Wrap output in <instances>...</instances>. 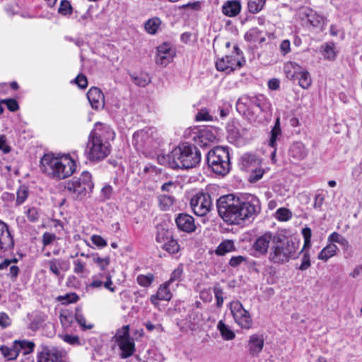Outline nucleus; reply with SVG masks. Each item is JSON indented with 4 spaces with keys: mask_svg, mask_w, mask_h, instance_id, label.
Segmentation results:
<instances>
[{
    "mask_svg": "<svg viewBox=\"0 0 362 362\" xmlns=\"http://www.w3.org/2000/svg\"><path fill=\"white\" fill-rule=\"evenodd\" d=\"M295 252L293 244L284 237L275 235L269 254V260L277 264L288 262Z\"/></svg>",
    "mask_w": 362,
    "mask_h": 362,
    "instance_id": "obj_6",
    "label": "nucleus"
},
{
    "mask_svg": "<svg viewBox=\"0 0 362 362\" xmlns=\"http://www.w3.org/2000/svg\"><path fill=\"white\" fill-rule=\"evenodd\" d=\"M230 310L235 323L242 329H250L253 327V320L250 312L245 310L243 304L238 301L230 303Z\"/></svg>",
    "mask_w": 362,
    "mask_h": 362,
    "instance_id": "obj_13",
    "label": "nucleus"
},
{
    "mask_svg": "<svg viewBox=\"0 0 362 362\" xmlns=\"http://www.w3.org/2000/svg\"><path fill=\"white\" fill-rule=\"evenodd\" d=\"M112 285V275L110 272H104L94 274L88 286L89 288L97 289L104 287L111 292H115V287Z\"/></svg>",
    "mask_w": 362,
    "mask_h": 362,
    "instance_id": "obj_16",
    "label": "nucleus"
},
{
    "mask_svg": "<svg viewBox=\"0 0 362 362\" xmlns=\"http://www.w3.org/2000/svg\"><path fill=\"white\" fill-rule=\"evenodd\" d=\"M58 13L63 16L69 15L72 13V6L67 0H62L58 8Z\"/></svg>",
    "mask_w": 362,
    "mask_h": 362,
    "instance_id": "obj_53",
    "label": "nucleus"
},
{
    "mask_svg": "<svg viewBox=\"0 0 362 362\" xmlns=\"http://www.w3.org/2000/svg\"><path fill=\"white\" fill-rule=\"evenodd\" d=\"M266 0H249L247 2L248 11L252 13L259 12L264 7Z\"/></svg>",
    "mask_w": 362,
    "mask_h": 362,
    "instance_id": "obj_49",
    "label": "nucleus"
},
{
    "mask_svg": "<svg viewBox=\"0 0 362 362\" xmlns=\"http://www.w3.org/2000/svg\"><path fill=\"white\" fill-rule=\"evenodd\" d=\"M183 274V267L182 264H180L177 268H175L171 273L170 277L168 281L166 282L171 285L174 282H177L176 285H178V283L182 281Z\"/></svg>",
    "mask_w": 362,
    "mask_h": 362,
    "instance_id": "obj_48",
    "label": "nucleus"
},
{
    "mask_svg": "<svg viewBox=\"0 0 362 362\" xmlns=\"http://www.w3.org/2000/svg\"><path fill=\"white\" fill-rule=\"evenodd\" d=\"M235 245L231 240H224L222 241L215 250V253L218 256H223L227 253L235 251Z\"/></svg>",
    "mask_w": 362,
    "mask_h": 362,
    "instance_id": "obj_30",
    "label": "nucleus"
},
{
    "mask_svg": "<svg viewBox=\"0 0 362 362\" xmlns=\"http://www.w3.org/2000/svg\"><path fill=\"white\" fill-rule=\"evenodd\" d=\"M241 8L240 0H228L223 4L221 11L228 17H235L240 13Z\"/></svg>",
    "mask_w": 362,
    "mask_h": 362,
    "instance_id": "obj_25",
    "label": "nucleus"
},
{
    "mask_svg": "<svg viewBox=\"0 0 362 362\" xmlns=\"http://www.w3.org/2000/svg\"><path fill=\"white\" fill-rule=\"evenodd\" d=\"M90 240L95 245L99 247H104L107 245V241L103 237L98 235H91Z\"/></svg>",
    "mask_w": 362,
    "mask_h": 362,
    "instance_id": "obj_62",
    "label": "nucleus"
},
{
    "mask_svg": "<svg viewBox=\"0 0 362 362\" xmlns=\"http://www.w3.org/2000/svg\"><path fill=\"white\" fill-rule=\"evenodd\" d=\"M235 55H226L216 62V67L219 71L230 73L237 69L241 68L245 61L241 56L242 52L237 45L233 47Z\"/></svg>",
    "mask_w": 362,
    "mask_h": 362,
    "instance_id": "obj_11",
    "label": "nucleus"
},
{
    "mask_svg": "<svg viewBox=\"0 0 362 362\" xmlns=\"http://www.w3.org/2000/svg\"><path fill=\"white\" fill-rule=\"evenodd\" d=\"M307 16L308 21L313 27L322 28L326 23L325 18L315 12L311 11Z\"/></svg>",
    "mask_w": 362,
    "mask_h": 362,
    "instance_id": "obj_40",
    "label": "nucleus"
},
{
    "mask_svg": "<svg viewBox=\"0 0 362 362\" xmlns=\"http://www.w3.org/2000/svg\"><path fill=\"white\" fill-rule=\"evenodd\" d=\"M159 206L163 211L170 210L175 202V197L170 195L162 194L158 197Z\"/></svg>",
    "mask_w": 362,
    "mask_h": 362,
    "instance_id": "obj_37",
    "label": "nucleus"
},
{
    "mask_svg": "<svg viewBox=\"0 0 362 362\" xmlns=\"http://www.w3.org/2000/svg\"><path fill=\"white\" fill-rule=\"evenodd\" d=\"M112 192H113V189L111 185H104L100 190V200L106 201V200L110 199V197L112 194Z\"/></svg>",
    "mask_w": 362,
    "mask_h": 362,
    "instance_id": "obj_54",
    "label": "nucleus"
},
{
    "mask_svg": "<svg viewBox=\"0 0 362 362\" xmlns=\"http://www.w3.org/2000/svg\"><path fill=\"white\" fill-rule=\"evenodd\" d=\"M29 195L28 187L25 185H21L19 187L16 192V204L21 205L25 202Z\"/></svg>",
    "mask_w": 362,
    "mask_h": 362,
    "instance_id": "obj_47",
    "label": "nucleus"
},
{
    "mask_svg": "<svg viewBox=\"0 0 362 362\" xmlns=\"http://www.w3.org/2000/svg\"><path fill=\"white\" fill-rule=\"evenodd\" d=\"M78 299V296L75 293H66L64 296H59L57 298V301L61 302L64 305L76 303Z\"/></svg>",
    "mask_w": 362,
    "mask_h": 362,
    "instance_id": "obj_50",
    "label": "nucleus"
},
{
    "mask_svg": "<svg viewBox=\"0 0 362 362\" xmlns=\"http://www.w3.org/2000/svg\"><path fill=\"white\" fill-rule=\"evenodd\" d=\"M161 24V21L159 18L154 17L148 19L144 24V28L146 31L151 34V35H155L158 28H160V25Z\"/></svg>",
    "mask_w": 362,
    "mask_h": 362,
    "instance_id": "obj_38",
    "label": "nucleus"
},
{
    "mask_svg": "<svg viewBox=\"0 0 362 362\" xmlns=\"http://www.w3.org/2000/svg\"><path fill=\"white\" fill-rule=\"evenodd\" d=\"M190 207L198 216L208 214L213 208L211 195L208 192H199L190 199Z\"/></svg>",
    "mask_w": 362,
    "mask_h": 362,
    "instance_id": "obj_12",
    "label": "nucleus"
},
{
    "mask_svg": "<svg viewBox=\"0 0 362 362\" xmlns=\"http://www.w3.org/2000/svg\"><path fill=\"white\" fill-rule=\"evenodd\" d=\"M40 168L49 177L62 180L74 173L76 163L69 155L54 156L52 153H46L41 158Z\"/></svg>",
    "mask_w": 362,
    "mask_h": 362,
    "instance_id": "obj_2",
    "label": "nucleus"
},
{
    "mask_svg": "<svg viewBox=\"0 0 362 362\" xmlns=\"http://www.w3.org/2000/svg\"><path fill=\"white\" fill-rule=\"evenodd\" d=\"M246 262V257L242 255L233 256L228 262V264L232 267H236L241 264L243 262Z\"/></svg>",
    "mask_w": 362,
    "mask_h": 362,
    "instance_id": "obj_63",
    "label": "nucleus"
},
{
    "mask_svg": "<svg viewBox=\"0 0 362 362\" xmlns=\"http://www.w3.org/2000/svg\"><path fill=\"white\" fill-rule=\"evenodd\" d=\"M89 136L90 138L97 137L98 139L108 141L115 139V133L110 125L97 122L95 124L94 128L90 132Z\"/></svg>",
    "mask_w": 362,
    "mask_h": 362,
    "instance_id": "obj_19",
    "label": "nucleus"
},
{
    "mask_svg": "<svg viewBox=\"0 0 362 362\" xmlns=\"http://www.w3.org/2000/svg\"><path fill=\"white\" fill-rule=\"evenodd\" d=\"M24 214L30 222H37L40 216V211L35 206L25 207Z\"/></svg>",
    "mask_w": 362,
    "mask_h": 362,
    "instance_id": "obj_46",
    "label": "nucleus"
},
{
    "mask_svg": "<svg viewBox=\"0 0 362 362\" xmlns=\"http://www.w3.org/2000/svg\"><path fill=\"white\" fill-rule=\"evenodd\" d=\"M111 148L108 141L103 139L88 137L86 153L89 160L99 161L105 158L110 153Z\"/></svg>",
    "mask_w": 362,
    "mask_h": 362,
    "instance_id": "obj_10",
    "label": "nucleus"
},
{
    "mask_svg": "<svg viewBox=\"0 0 362 362\" xmlns=\"http://www.w3.org/2000/svg\"><path fill=\"white\" fill-rule=\"evenodd\" d=\"M274 236L272 232L267 231L257 237L251 246L252 255L258 257L267 254L271 243H274Z\"/></svg>",
    "mask_w": 362,
    "mask_h": 362,
    "instance_id": "obj_14",
    "label": "nucleus"
},
{
    "mask_svg": "<svg viewBox=\"0 0 362 362\" xmlns=\"http://www.w3.org/2000/svg\"><path fill=\"white\" fill-rule=\"evenodd\" d=\"M177 228L184 232L192 233L196 229L193 216L187 214H180L175 218Z\"/></svg>",
    "mask_w": 362,
    "mask_h": 362,
    "instance_id": "obj_21",
    "label": "nucleus"
},
{
    "mask_svg": "<svg viewBox=\"0 0 362 362\" xmlns=\"http://www.w3.org/2000/svg\"><path fill=\"white\" fill-rule=\"evenodd\" d=\"M156 131L153 128L146 127L135 132L132 136V144L138 151L148 153L156 147Z\"/></svg>",
    "mask_w": 362,
    "mask_h": 362,
    "instance_id": "obj_8",
    "label": "nucleus"
},
{
    "mask_svg": "<svg viewBox=\"0 0 362 362\" xmlns=\"http://www.w3.org/2000/svg\"><path fill=\"white\" fill-rule=\"evenodd\" d=\"M170 284L167 282L161 284L155 295L151 296V302L155 306L158 305V300L169 301L172 298V293L170 290Z\"/></svg>",
    "mask_w": 362,
    "mask_h": 362,
    "instance_id": "obj_24",
    "label": "nucleus"
},
{
    "mask_svg": "<svg viewBox=\"0 0 362 362\" xmlns=\"http://www.w3.org/2000/svg\"><path fill=\"white\" fill-rule=\"evenodd\" d=\"M0 352L8 360L16 359L19 355V351L17 350V348H16L15 344L12 347H8L5 345L1 346H0Z\"/></svg>",
    "mask_w": 362,
    "mask_h": 362,
    "instance_id": "obj_39",
    "label": "nucleus"
},
{
    "mask_svg": "<svg viewBox=\"0 0 362 362\" xmlns=\"http://www.w3.org/2000/svg\"><path fill=\"white\" fill-rule=\"evenodd\" d=\"M113 340L118 346L121 358H127L132 356L135 352V344L134 339L129 335V326L124 325L120 329H117Z\"/></svg>",
    "mask_w": 362,
    "mask_h": 362,
    "instance_id": "obj_9",
    "label": "nucleus"
},
{
    "mask_svg": "<svg viewBox=\"0 0 362 362\" xmlns=\"http://www.w3.org/2000/svg\"><path fill=\"white\" fill-rule=\"evenodd\" d=\"M217 328L219 330L221 337L225 340H232L235 338V334L234 332L222 320L219 321L217 325Z\"/></svg>",
    "mask_w": 362,
    "mask_h": 362,
    "instance_id": "obj_36",
    "label": "nucleus"
},
{
    "mask_svg": "<svg viewBox=\"0 0 362 362\" xmlns=\"http://www.w3.org/2000/svg\"><path fill=\"white\" fill-rule=\"evenodd\" d=\"M264 344L263 334L256 333L250 336L247 348L252 356H257L262 351Z\"/></svg>",
    "mask_w": 362,
    "mask_h": 362,
    "instance_id": "obj_20",
    "label": "nucleus"
},
{
    "mask_svg": "<svg viewBox=\"0 0 362 362\" xmlns=\"http://www.w3.org/2000/svg\"><path fill=\"white\" fill-rule=\"evenodd\" d=\"M17 261L16 258L6 259L0 263V270L9 269V272L7 275L13 281L17 279L20 271L18 267L15 265Z\"/></svg>",
    "mask_w": 362,
    "mask_h": 362,
    "instance_id": "obj_28",
    "label": "nucleus"
},
{
    "mask_svg": "<svg viewBox=\"0 0 362 362\" xmlns=\"http://www.w3.org/2000/svg\"><path fill=\"white\" fill-rule=\"evenodd\" d=\"M276 218L280 221H288L291 217V212L286 208H280L276 211Z\"/></svg>",
    "mask_w": 362,
    "mask_h": 362,
    "instance_id": "obj_56",
    "label": "nucleus"
},
{
    "mask_svg": "<svg viewBox=\"0 0 362 362\" xmlns=\"http://www.w3.org/2000/svg\"><path fill=\"white\" fill-rule=\"evenodd\" d=\"M137 283L144 287L149 286L154 280V276L152 274H148L147 275H139L137 276Z\"/></svg>",
    "mask_w": 362,
    "mask_h": 362,
    "instance_id": "obj_51",
    "label": "nucleus"
},
{
    "mask_svg": "<svg viewBox=\"0 0 362 362\" xmlns=\"http://www.w3.org/2000/svg\"><path fill=\"white\" fill-rule=\"evenodd\" d=\"M93 260L99 267L101 271L100 272H107L106 269L110 263V259L109 257H105L104 258L95 257Z\"/></svg>",
    "mask_w": 362,
    "mask_h": 362,
    "instance_id": "obj_52",
    "label": "nucleus"
},
{
    "mask_svg": "<svg viewBox=\"0 0 362 362\" xmlns=\"http://www.w3.org/2000/svg\"><path fill=\"white\" fill-rule=\"evenodd\" d=\"M50 272L56 276H59L61 271H67L69 264L62 259L53 258L47 262Z\"/></svg>",
    "mask_w": 362,
    "mask_h": 362,
    "instance_id": "obj_29",
    "label": "nucleus"
},
{
    "mask_svg": "<svg viewBox=\"0 0 362 362\" xmlns=\"http://www.w3.org/2000/svg\"><path fill=\"white\" fill-rule=\"evenodd\" d=\"M63 351L57 347L43 346L37 356V362H65Z\"/></svg>",
    "mask_w": 362,
    "mask_h": 362,
    "instance_id": "obj_15",
    "label": "nucleus"
},
{
    "mask_svg": "<svg viewBox=\"0 0 362 362\" xmlns=\"http://www.w3.org/2000/svg\"><path fill=\"white\" fill-rule=\"evenodd\" d=\"M281 134V130L280 127V119L279 118H276L274 126L270 132V139L269 141V145L272 148H276V141L279 138Z\"/></svg>",
    "mask_w": 362,
    "mask_h": 362,
    "instance_id": "obj_34",
    "label": "nucleus"
},
{
    "mask_svg": "<svg viewBox=\"0 0 362 362\" xmlns=\"http://www.w3.org/2000/svg\"><path fill=\"white\" fill-rule=\"evenodd\" d=\"M271 104L263 95H243L237 103L238 112H242L250 122L259 123L262 121L260 115L271 110Z\"/></svg>",
    "mask_w": 362,
    "mask_h": 362,
    "instance_id": "obj_4",
    "label": "nucleus"
},
{
    "mask_svg": "<svg viewBox=\"0 0 362 362\" xmlns=\"http://www.w3.org/2000/svg\"><path fill=\"white\" fill-rule=\"evenodd\" d=\"M201 152L194 146L183 143L175 147L168 156V164L173 169H190L201 161Z\"/></svg>",
    "mask_w": 362,
    "mask_h": 362,
    "instance_id": "obj_3",
    "label": "nucleus"
},
{
    "mask_svg": "<svg viewBox=\"0 0 362 362\" xmlns=\"http://www.w3.org/2000/svg\"><path fill=\"white\" fill-rule=\"evenodd\" d=\"M11 325V319L6 313H0V326L2 328H6Z\"/></svg>",
    "mask_w": 362,
    "mask_h": 362,
    "instance_id": "obj_64",
    "label": "nucleus"
},
{
    "mask_svg": "<svg viewBox=\"0 0 362 362\" xmlns=\"http://www.w3.org/2000/svg\"><path fill=\"white\" fill-rule=\"evenodd\" d=\"M302 235L304 239V245L303 250L310 247V240L312 237L311 229L308 227H305L302 230Z\"/></svg>",
    "mask_w": 362,
    "mask_h": 362,
    "instance_id": "obj_55",
    "label": "nucleus"
},
{
    "mask_svg": "<svg viewBox=\"0 0 362 362\" xmlns=\"http://www.w3.org/2000/svg\"><path fill=\"white\" fill-rule=\"evenodd\" d=\"M328 241L330 243H338L341 245L344 249H347L349 247V243L348 240L341 234L333 232L328 237Z\"/></svg>",
    "mask_w": 362,
    "mask_h": 362,
    "instance_id": "obj_44",
    "label": "nucleus"
},
{
    "mask_svg": "<svg viewBox=\"0 0 362 362\" xmlns=\"http://www.w3.org/2000/svg\"><path fill=\"white\" fill-rule=\"evenodd\" d=\"M321 50L325 59L334 60L337 56L334 45L333 43H325L322 45Z\"/></svg>",
    "mask_w": 362,
    "mask_h": 362,
    "instance_id": "obj_42",
    "label": "nucleus"
},
{
    "mask_svg": "<svg viewBox=\"0 0 362 362\" xmlns=\"http://www.w3.org/2000/svg\"><path fill=\"white\" fill-rule=\"evenodd\" d=\"M87 98L93 109H101L105 105L104 95L98 88H90L87 93Z\"/></svg>",
    "mask_w": 362,
    "mask_h": 362,
    "instance_id": "obj_23",
    "label": "nucleus"
},
{
    "mask_svg": "<svg viewBox=\"0 0 362 362\" xmlns=\"http://www.w3.org/2000/svg\"><path fill=\"white\" fill-rule=\"evenodd\" d=\"M296 79L298 81V85L303 89H308L312 84L310 73L303 68L296 76Z\"/></svg>",
    "mask_w": 362,
    "mask_h": 362,
    "instance_id": "obj_33",
    "label": "nucleus"
},
{
    "mask_svg": "<svg viewBox=\"0 0 362 362\" xmlns=\"http://www.w3.org/2000/svg\"><path fill=\"white\" fill-rule=\"evenodd\" d=\"M132 81L138 86L145 87L151 82V78L148 74L141 73L139 75H130Z\"/></svg>",
    "mask_w": 362,
    "mask_h": 362,
    "instance_id": "obj_45",
    "label": "nucleus"
},
{
    "mask_svg": "<svg viewBox=\"0 0 362 362\" xmlns=\"http://www.w3.org/2000/svg\"><path fill=\"white\" fill-rule=\"evenodd\" d=\"M175 55V50L168 43H163L157 47L156 62L163 66L170 63Z\"/></svg>",
    "mask_w": 362,
    "mask_h": 362,
    "instance_id": "obj_18",
    "label": "nucleus"
},
{
    "mask_svg": "<svg viewBox=\"0 0 362 362\" xmlns=\"http://www.w3.org/2000/svg\"><path fill=\"white\" fill-rule=\"evenodd\" d=\"M163 249L170 254H175L180 251V247L177 240L170 236L163 245Z\"/></svg>",
    "mask_w": 362,
    "mask_h": 362,
    "instance_id": "obj_43",
    "label": "nucleus"
},
{
    "mask_svg": "<svg viewBox=\"0 0 362 362\" xmlns=\"http://www.w3.org/2000/svg\"><path fill=\"white\" fill-rule=\"evenodd\" d=\"M310 265H311V262H310V255H309V252L308 251H306L304 252V254L302 257L301 264L299 266L298 269H300L301 271H305V270L308 269L310 267Z\"/></svg>",
    "mask_w": 362,
    "mask_h": 362,
    "instance_id": "obj_58",
    "label": "nucleus"
},
{
    "mask_svg": "<svg viewBox=\"0 0 362 362\" xmlns=\"http://www.w3.org/2000/svg\"><path fill=\"white\" fill-rule=\"evenodd\" d=\"M170 237L169 232L164 228H161L158 230L156 240L158 243H163L166 241Z\"/></svg>",
    "mask_w": 362,
    "mask_h": 362,
    "instance_id": "obj_61",
    "label": "nucleus"
},
{
    "mask_svg": "<svg viewBox=\"0 0 362 362\" xmlns=\"http://www.w3.org/2000/svg\"><path fill=\"white\" fill-rule=\"evenodd\" d=\"M207 163L212 171L218 175H225L230 170V157L227 148L217 146L209 151Z\"/></svg>",
    "mask_w": 362,
    "mask_h": 362,
    "instance_id": "obj_7",
    "label": "nucleus"
},
{
    "mask_svg": "<svg viewBox=\"0 0 362 362\" xmlns=\"http://www.w3.org/2000/svg\"><path fill=\"white\" fill-rule=\"evenodd\" d=\"M301 69L302 67L296 62H289L284 65V73L289 80H295Z\"/></svg>",
    "mask_w": 362,
    "mask_h": 362,
    "instance_id": "obj_32",
    "label": "nucleus"
},
{
    "mask_svg": "<svg viewBox=\"0 0 362 362\" xmlns=\"http://www.w3.org/2000/svg\"><path fill=\"white\" fill-rule=\"evenodd\" d=\"M250 172H251V175H250V181L251 182H257L259 180H260L262 177L263 174L264 173V170H262V168H259V167L254 168L253 170H250Z\"/></svg>",
    "mask_w": 362,
    "mask_h": 362,
    "instance_id": "obj_60",
    "label": "nucleus"
},
{
    "mask_svg": "<svg viewBox=\"0 0 362 362\" xmlns=\"http://www.w3.org/2000/svg\"><path fill=\"white\" fill-rule=\"evenodd\" d=\"M73 272L81 277H83L88 273L86 268V263L81 259H76L73 261Z\"/></svg>",
    "mask_w": 362,
    "mask_h": 362,
    "instance_id": "obj_41",
    "label": "nucleus"
},
{
    "mask_svg": "<svg viewBox=\"0 0 362 362\" xmlns=\"http://www.w3.org/2000/svg\"><path fill=\"white\" fill-rule=\"evenodd\" d=\"M17 350L19 351L23 350V355H27L32 353L34 351L35 344L34 342L26 340H16L14 341Z\"/></svg>",
    "mask_w": 362,
    "mask_h": 362,
    "instance_id": "obj_35",
    "label": "nucleus"
},
{
    "mask_svg": "<svg viewBox=\"0 0 362 362\" xmlns=\"http://www.w3.org/2000/svg\"><path fill=\"white\" fill-rule=\"evenodd\" d=\"M219 216L230 224H240L243 221L254 219L261 211L259 199L253 195L245 199H235L233 194L221 197L216 202Z\"/></svg>",
    "mask_w": 362,
    "mask_h": 362,
    "instance_id": "obj_1",
    "label": "nucleus"
},
{
    "mask_svg": "<svg viewBox=\"0 0 362 362\" xmlns=\"http://www.w3.org/2000/svg\"><path fill=\"white\" fill-rule=\"evenodd\" d=\"M214 293L216 300V305L221 308L223 303V289L219 286L216 285L214 287Z\"/></svg>",
    "mask_w": 362,
    "mask_h": 362,
    "instance_id": "obj_57",
    "label": "nucleus"
},
{
    "mask_svg": "<svg viewBox=\"0 0 362 362\" xmlns=\"http://www.w3.org/2000/svg\"><path fill=\"white\" fill-rule=\"evenodd\" d=\"M14 247V240L8 226L0 220V252L11 251Z\"/></svg>",
    "mask_w": 362,
    "mask_h": 362,
    "instance_id": "obj_17",
    "label": "nucleus"
},
{
    "mask_svg": "<svg viewBox=\"0 0 362 362\" xmlns=\"http://www.w3.org/2000/svg\"><path fill=\"white\" fill-rule=\"evenodd\" d=\"M289 156L293 161L302 160L307 157L308 150L303 143L296 142L290 147Z\"/></svg>",
    "mask_w": 362,
    "mask_h": 362,
    "instance_id": "obj_26",
    "label": "nucleus"
},
{
    "mask_svg": "<svg viewBox=\"0 0 362 362\" xmlns=\"http://www.w3.org/2000/svg\"><path fill=\"white\" fill-rule=\"evenodd\" d=\"M197 121H211L212 116L209 114L206 109H202L196 115Z\"/></svg>",
    "mask_w": 362,
    "mask_h": 362,
    "instance_id": "obj_59",
    "label": "nucleus"
},
{
    "mask_svg": "<svg viewBox=\"0 0 362 362\" xmlns=\"http://www.w3.org/2000/svg\"><path fill=\"white\" fill-rule=\"evenodd\" d=\"M240 162L242 168L247 171H250L259 167L261 160L255 154L245 153L241 156Z\"/></svg>",
    "mask_w": 362,
    "mask_h": 362,
    "instance_id": "obj_27",
    "label": "nucleus"
},
{
    "mask_svg": "<svg viewBox=\"0 0 362 362\" xmlns=\"http://www.w3.org/2000/svg\"><path fill=\"white\" fill-rule=\"evenodd\" d=\"M196 136H194V139L201 146L206 147L210 143H213L216 140V131L211 128H204L199 131Z\"/></svg>",
    "mask_w": 362,
    "mask_h": 362,
    "instance_id": "obj_22",
    "label": "nucleus"
},
{
    "mask_svg": "<svg viewBox=\"0 0 362 362\" xmlns=\"http://www.w3.org/2000/svg\"><path fill=\"white\" fill-rule=\"evenodd\" d=\"M93 187L91 174L83 171L79 177H74L67 181L64 189L72 199L82 200L93 192Z\"/></svg>",
    "mask_w": 362,
    "mask_h": 362,
    "instance_id": "obj_5",
    "label": "nucleus"
},
{
    "mask_svg": "<svg viewBox=\"0 0 362 362\" xmlns=\"http://www.w3.org/2000/svg\"><path fill=\"white\" fill-rule=\"evenodd\" d=\"M338 250L339 248L335 244L329 243L320 252L317 258L324 262H327L329 258L337 254Z\"/></svg>",
    "mask_w": 362,
    "mask_h": 362,
    "instance_id": "obj_31",
    "label": "nucleus"
}]
</instances>
